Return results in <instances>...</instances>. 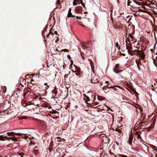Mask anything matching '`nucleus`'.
I'll use <instances>...</instances> for the list:
<instances>
[{"mask_svg": "<svg viewBox=\"0 0 157 157\" xmlns=\"http://www.w3.org/2000/svg\"><path fill=\"white\" fill-rule=\"evenodd\" d=\"M131 3V2L129 0H128L127 1V5L128 6H131L130 5V4Z\"/></svg>", "mask_w": 157, "mask_h": 157, "instance_id": "22", "label": "nucleus"}, {"mask_svg": "<svg viewBox=\"0 0 157 157\" xmlns=\"http://www.w3.org/2000/svg\"><path fill=\"white\" fill-rule=\"evenodd\" d=\"M120 65L117 63L116 65L114 68H113V71L116 74L120 73L122 71H119L118 70L119 68Z\"/></svg>", "mask_w": 157, "mask_h": 157, "instance_id": "3", "label": "nucleus"}, {"mask_svg": "<svg viewBox=\"0 0 157 157\" xmlns=\"http://www.w3.org/2000/svg\"><path fill=\"white\" fill-rule=\"evenodd\" d=\"M155 150L157 152V148L156 147H155Z\"/></svg>", "mask_w": 157, "mask_h": 157, "instance_id": "55", "label": "nucleus"}, {"mask_svg": "<svg viewBox=\"0 0 157 157\" xmlns=\"http://www.w3.org/2000/svg\"><path fill=\"white\" fill-rule=\"evenodd\" d=\"M20 139V137H19V138H17V139Z\"/></svg>", "mask_w": 157, "mask_h": 157, "instance_id": "62", "label": "nucleus"}, {"mask_svg": "<svg viewBox=\"0 0 157 157\" xmlns=\"http://www.w3.org/2000/svg\"><path fill=\"white\" fill-rule=\"evenodd\" d=\"M133 135L132 134H130L129 135L128 140L127 141L128 143L131 146L133 145L132 142L133 140Z\"/></svg>", "mask_w": 157, "mask_h": 157, "instance_id": "1", "label": "nucleus"}, {"mask_svg": "<svg viewBox=\"0 0 157 157\" xmlns=\"http://www.w3.org/2000/svg\"><path fill=\"white\" fill-rule=\"evenodd\" d=\"M126 49L128 50V54H130L132 56L134 55V53H132V52L133 50H132V48L131 47H127Z\"/></svg>", "mask_w": 157, "mask_h": 157, "instance_id": "5", "label": "nucleus"}, {"mask_svg": "<svg viewBox=\"0 0 157 157\" xmlns=\"http://www.w3.org/2000/svg\"><path fill=\"white\" fill-rule=\"evenodd\" d=\"M137 55L139 56L142 60H144L145 59V55L142 51H139Z\"/></svg>", "mask_w": 157, "mask_h": 157, "instance_id": "4", "label": "nucleus"}, {"mask_svg": "<svg viewBox=\"0 0 157 157\" xmlns=\"http://www.w3.org/2000/svg\"><path fill=\"white\" fill-rule=\"evenodd\" d=\"M54 33H55V34H57V31H55L54 32Z\"/></svg>", "mask_w": 157, "mask_h": 157, "instance_id": "49", "label": "nucleus"}, {"mask_svg": "<svg viewBox=\"0 0 157 157\" xmlns=\"http://www.w3.org/2000/svg\"><path fill=\"white\" fill-rule=\"evenodd\" d=\"M76 18L77 19H80L81 18V17H79L78 16H77L76 17Z\"/></svg>", "mask_w": 157, "mask_h": 157, "instance_id": "42", "label": "nucleus"}, {"mask_svg": "<svg viewBox=\"0 0 157 157\" xmlns=\"http://www.w3.org/2000/svg\"><path fill=\"white\" fill-rule=\"evenodd\" d=\"M86 99L87 100V101H89L90 100L88 96L86 97Z\"/></svg>", "mask_w": 157, "mask_h": 157, "instance_id": "31", "label": "nucleus"}, {"mask_svg": "<svg viewBox=\"0 0 157 157\" xmlns=\"http://www.w3.org/2000/svg\"><path fill=\"white\" fill-rule=\"evenodd\" d=\"M74 66L75 67L76 69V72H77L80 73V69L79 68H78L77 66H76L75 65H74Z\"/></svg>", "mask_w": 157, "mask_h": 157, "instance_id": "13", "label": "nucleus"}, {"mask_svg": "<svg viewBox=\"0 0 157 157\" xmlns=\"http://www.w3.org/2000/svg\"><path fill=\"white\" fill-rule=\"evenodd\" d=\"M75 1H76L77 2H80V0H74Z\"/></svg>", "mask_w": 157, "mask_h": 157, "instance_id": "43", "label": "nucleus"}, {"mask_svg": "<svg viewBox=\"0 0 157 157\" xmlns=\"http://www.w3.org/2000/svg\"><path fill=\"white\" fill-rule=\"evenodd\" d=\"M136 62L139 70L140 71L141 70V67L140 66H143V63L141 62L140 60V59H136Z\"/></svg>", "mask_w": 157, "mask_h": 157, "instance_id": "2", "label": "nucleus"}, {"mask_svg": "<svg viewBox=\"0 0 157 157\" xmlns=\"http://www.w3.org/2000/svg\"><path fill=\"white\" fill-rule=\"evenodd\" d=\"M52 150L51 149H50L49 148V151H51V150Z\"/></svg>", "mask_w": 157, "mask_h": 157, "instance_id": "59", "label": "nucleus"}, {"mask_svg": "<svg viewBox=\"0 0 157 157\" xmlns=\"http://www.w3.org/2000/svg\"><path fill=\"white\" fill-rule=\"evenodd\" d=\"M19 154L20 155H24V154L23 153H19Z\"/></svg>", "mask_w": 157, "mask_h": 157, "instance_id": "48", "label": "nucleus"}, {"mask_svg": "<svg viewBox=\"0 0 157 157\" xmlns=\"http://www.w3.org/2000/svg\"><path fill=\"white\" fill-rule=\"evenodd\" d=\"M49 33H51V34H52V35L53 34V32H52V30H50V32Z\"/></svg>", "mask_w": 157, "mask_h": 157, "instance_id": "40", "label": "nucleus"}, {"mask_svg": "<svg viewBox=\"0 0 157 157\" xmlns=\"http://www.w3.org/2000/svg\"><path fill=\"white\" fill-rule=\"evenodd\" d=\"M31 90V89L29 88L28 89H25L24 91L25 92V93L23 94V96L24 98H25V96L27 95H28L29 94V93Z\"/></svg>", "mask_w": 157, "mask_h": 157, "instance_id": "7", "label": "nucleus"}, {"mask_svg": "<svg viewBox=\"0 0 157 157\" xmlns=\"http://www.w3.org/2000/svg\"><path fill=\"white\" fill-rule=\"evenodd\" d=\"M7 139H10L11 140H12V137H8V138H6Z\"/></svg>", "mask_w": 157, "mask_h": 157, "instance_id": "37", "label": "nucleus"}, {"mask_svg": "<svg viewBox=\"0 0 157 157\" xmlns=\"http://www.w3.org/2000/svg\"><path fill=\"white\" fill-rule=\"evenodd\" d=\"M44 85H47L49 87V86L47 85V83H44Z\"/></svg>", "mask_w": 157, "mask_h": 157, "instance_id": "45", "label": "nucleus"}, {"mask_svg": "<svg viewBox=\"0 0 157 157\" xmlns=\"http://www.w3.org/2000/svg\"><path fill=\"white\" fill-rule=\"evenodd\" d=\"M81 56H82V57L83 58H84V57H83V56H82V55H81Z\"/></svg>", "mask_w": 157, "mask_h": 157, "instance_id": "60", "label": "nucleus"}, {"mask_svg": "<svg viewBox=\"0 0 157 157\" xmlns=\"http://www.w3.org/2000/svg\"><path fill=\"white\" fill-rule=\"evenodd\" d=\"M82 47L84 49H87L89 48L87 46L84 45H83Z\"/></svg>", "mask_w": 157, "mask_h": 157, "instance_id": "26", "label": "nucleus"}, {"mask_svg": "<svg viewBox=\"0 0 157 157\" xmlns=\"http://www.w3.org/2000/svg\"><path fill=\"white\" fill-rule=\"evenodd\" d=\"M83 96H84V97H87L86 96V95L85 94H83Z\"/></svg>", "mask_w": 157, "mask_h": 157, "instance_id": "54", "label": "nucleus"}, {"mask_svg": "<svg viewBox=\"0 0 157 157\" xmlns=\"http://www.w3.org/2000/svg\"><path fill=\"white\" fill-rule=\"evenodd\" d=\"M140 50H136L134 51H133L132 52V53H134V55H138L139 51Z\"/></svg>", "mask_w": 157, "mask_h": 157, "instance_id": "11", "label": "nucleus"}, {"mask_svg": "<svg viewBox=\"0 0 157 157\" xmlns=\"http://www.w3.org/2000/svg\"><path fill=\"white\" fill-rule=\"evenodd\" d=\"M71 64H70V66L71 67V66H72V64H73V60H71Z\"/></svg>", "mask_w": 157, "mask_h": 157, "instance_id": "30", "label": "nucleus"}, {"mask_svg": "<svg viewBox=\"0 0 157 157\" xmlns=\"http://www.w3.org/2000/svg\"><path fill=\"white\" fill-rule=\"evenodd\" d=\"M50 35V33H49L47 35V36L48 37V36Z\"/></svg>", "mask_w": 157, "mask_h": 157, "instance_id": "52", "label": "nucleus"}, {"mask_svg": "<svg viewBox=\"0 0 157 157\" xmlns=\"http://www.w3.org/2000/svg\"><path fill=\"white\" fill-rule=\"evenodd\" d=\"M27 103H26V105H24V107H26V106L27 105Z\"/></svg>", "mask_w": 157, "mask_h": 157, "instance_id": "56", "label": "nucleus"}, {"mask_svg": "<svg viewBox=\"0 0 157 157\" xmlns=\"http://www.w3.org/2000/svg\"><path fill=\"white\" fill-rule=\"evenodd\" d=\"M46 31V30L45 29L44 30V32H43L42 33V35H43L44 37V33L45 31Z\"/></svg>", "mask_w": 157, "mask_h": 157, "instance_id": "39", "label": "nucleus"}, {"mask_svg": "<svg viewBox=\"0 0 157 157\" xmlns=\"http://www.w3.org/2000/svg\"><path fill=\"white\" fill-rule=\"evenodd\" d=\"M75 9L78 13H80L82 10V8L81 6H78L76 7Z\"/></svg>", "mask_w": 157, "mask_h": 157, "instance_id": "8", "label": "nucleus"}, {"mask_svg": "<svg viewBox=\"0 0 157 157\" xmlns=\"http://www.w3.org/2000/svg\"><path fill=\"white\" fill-rule=\"evenodd\" d=\"M107 85L104 86L102 87V89L103 90H106V88H107Z\"/></svg>", "mask_w": 157, "mask_h": 157, "instance_id": "24", "label": "nucleus"}, {"mask_svg": "<svg viewBox=\"0 0 157 157\" xmlns=\"http://www.w3.org/2000/svg\"><path fill=\"white\" fill-rule=\"evenodd\" d=\"M67 75H64V78L65 79H66V78H67Z\"/></svg>", "mask_w": 157, "mask_h": 157, "instance_id": "33", "label": "nucleus"}, {"mask_svg": "<svg viewBox=\"0 0 157 157\" xmlns=\"http://www.w3.org/2000/svg\"><path fill=\"white\" fill-rule=\"evenodd\" d=\"M156 26H155L154 28V31H156L157 30V29H156Z\"/></svg>", "mask_w": 157, "mask_h": 157, "instance_id": "35", "label": "nucleus"}, {"mask_svg": "<svg viewBox=\"0 0 157 157\" xmlns=\"http://www.w3.org/2000/svg\"><path fill=\"white\" fill-rule=\"evenodd\" d=\"M137 136H137L138 138H141L140 136L139 135H138Z\"/></svg>", "mask_w": 157, "mask_h": 157, "instance_id": "47", "label": "nucleus"}, {"mask_svg": "<svg viewBox=\"0 0 157 157\" xmlns=\"http://www.w3.org/2000/svg\"><path fill=\"white\" fill-rule=\"evenodd\" d=\"M30 75H31V74H27V75H26L25 76V77H27V76H30Z\"/></svg>", "mask_w": 157, "mask_h": 157, "instance_id": "36", "label": "nucleus"}, {"mask_svg": "<svg viewBox=\"0 0 157 157\" xmlns=\"http://www.w3.org/2000/svg\"><path fill=\"white\" fill-rule=\"evenodd\" d=\"M27 117H26V116H23V117H20L19 118V119H27Z\"/></svg>", "mask_w": 157, "mask_h": 157, "instance_id": "21", "label": "nucleus"}, {"mask_svg": "<svg viewBox=\"0 0 157 157\" xmlns=\"http://www.w3.org/2000/svg\"><path fill=\"white\" fill-rule=\"evenodd\" d=\"M110 110L111 111H112V109H110Z\"/></svg>", "mask_w": 157, "mask_h": 157, "instance_id": "61", "label": "nucleus"}, {"mask_svg": "<svg viewBox=\"0 0 157 157\" xmlns=\"http://www.w3.org/2000/svg\"><path fill=\"white\" fill-rule=\"evenodd\" d=\"M57 90L55 89H54L52 90V93L54 94L55 96L57 94Z\"/></svg>", "mask_w": 157, "mask_h": 157, "instance_id": "12", "label": "nucleus"}, {"mask_svg": "<svg viewBox=\"0 0 157 157\" xmlns=\"http://www.w3.org/2000/svg\"><path fill=\"white\" fill-rule=\"evenodd\" d=\"M8 137L7 136H4L3 135H0V140L4 141L5 139H6Z\"/></svg>", "mask_w": 157, "mask_h": 157, "instance_id": "10", "label": "nucleus"}, {"mask_svg": "<svg viewBox=\"0 0 157 157\" xmlns=\"http://www.w3.org/2000/svg\"><path fill=\"white\" fill-rule=\"evenodd\" d=\"M67 56L68 58L69 59H71V56H70V55H68Z\"/></svg>", "mask_w": 157, "mask_h": 157, "instance_id": "34", "label": "nucleus"}, {"mask_svg": "<svg viewBox=\"0 0 157 157\" xmlns=\"http://www.w3.org/2000/svg\"><path fill=\"white\" fill-rule=\"evenodd\" d=\"M116 131H118L119 132L121 133L122 132V131L120 130V129H118L117 128H116L115 129Z\"/></svg>", "mask_w": 157, "mask_h": 157, "instance_id": "20", "label": "nucleus"}, {"mask_svg": "<svg viewBox=\"0 0 157 157\" xmlns=\"http://www.w3.org/2000/svg\"><path fill=\"white\" fill-rule=\"evenodd\" d=\"M80 2H79V3H80L81 4H82V3H83L82 0H80Z\"/></svg>", "mask_w": 157, "mask_h": 157, "instance_id": "44", "label": "nucleus"}, {"mask_svg": "<svg viewBox=\"0 0 157 157\" xmlns=\"http://www.w3.org/2000/svg\"><path fill=\"white\" fill-rule=\"evenodd\" d=\"M61 157H64V155H63Z\"/></svg>", "mask_w": 157, "mask_h": 157, "instance_id": "63", "label": "nucleus"}, {"mask_svg": "<svg viewBox=\"0 0 157 157\" xmlns=\"http://www.w3.org/2000/svg\"><path fill=\"white\" fill-rule=\"evenodd\" d=\"M12 140L13 141H16V140H17V138H16L15 137V136H14L13 137H12Z\"/></svg>", "mask_w": 157, "mask_h": 157, "instance_id": "19", "label": "nucleus"}, {"mask_svg": "<svg viewBox=\"0 0 157 157\" xmlns=\"http://www.w3.org/2000/svg\"><path fill=\"white\" fill-rule=\"evenodd\" d=\"M69 52V50L67 49H63L62 50L60 51L61 52Z\"/></svg>", "mask_w": 157, "mask_h": 157, "instance_id": "17", "label": "nucleus"}, {"mask_svg": "<svg viewBox=\"0 0 157 157\" xmlns=\"http://www.w3.org/2000/svg\"><path fill=\"white\" fill-rule=\"evenodd\" d=\"M71 9L70 8L69 9V10L68 11V14L67 15V17H75V16L73 15H72V13L71 12Z\"/></svg>", "mask_w": 157, "mask_h": 157, "instance_id": "9", "label": "nucleus"}, {"mask_svg": "<svg viewBox=\"0 0 157 157\" xmlns=\"http://www.w3.org/2000/svg\"><path fill=\"white\" fill-rule=\"evenodd\" d=\"M98 99L99 101H102L104 100L103 98V97H102L101 96H98Z\"/></svg>", "mask_w": 157, "mask_h": 157, "instance_id": "14", "label": "nucleus"}, {"mask_svg": "<svg viewBox=\"0 0 157 157\" xmlns=\"http://www.w3.org/2000/svg\"><path fill=\"white\" fill-rule=\"evenodd\" d=\"M109 82L108 81H106L105 82L106 83H108Z\"/></svg>", "mask_w": 157, "mask_h": 157, "instance_id": "57", "label": "nucleus"}, {"mask_svg": "<svg viewBox=\"0 0 157 157\" xmlns=\"http://www.w3.org/2000/svg\"><path fill=\"white\" fill-rule=\"evenodd\" d=\"M115 86H109L108 85H107V88H112L114 89V90L116 91V88L115 87Z\"/></svg>", "mask_w": 157, "mask_h": 157, "instance_id": "16", "label": "nucleus"}, {"mask_svg": "<svg viewBox=\"0 0 157 157\" xmlns=\"http://www.w3.org/2000/svg\"><path fill=\"white\" fill-rule=\"evenodd\" d=\"M140 124H141V126L143 127L144 126V122H140Z\"/></svg>", "mask_w": 157, "mask_h": 157, "instance_id": "27", "label": "nucleus"}, {"mask_svg": "<svg viewBox=\"0 0 157 157\" xmlns=\"http://www.w3.org/2000/svg\"><path fill=\"white\" fill-rule=\"evenodd\" d=\"M7 135L9 136H14V135H16L19 136H21V135H23L22 134L20 133H16L14 132H8L7 133Z\"/></svg>", "mask_w": 157, "mask_h": 157, "instance_id": "6", "label": "nucleus"}, {"mask_svg": "<svg viewBox=\"0 0 157 157\" xmlns=\"http://www.w3.org/2000/svg\"><path fill=\"white\" fill-rule=\"evenodd\" d=\"M156 60H155V59H154V60H153V61H154V63H157V56L156 57Z\"/></svg>", "mask_w": 157, "mask_h": 157, "instance_id": "28", "label": "nucleus"}, {"mask_svg": "<svg viewBox=\"0 0 157 157\" xmlns=\"http://www.w3.org/2000/svg\"><path fill=\"white\" fill-rule=\"evenodd\" d=\"M99 104L98 103H93L92 104H93V106H94V107H96L97 106V105H98V104Z\"/></svg>", "mask_w": 157, "mask_h": 157, "instance_id": "18", "label": "nucleus"}, {"mask_svg": "<svg viewBox=\"0 0 157 157\" xmlns=\"http://www.w3.org/2000/svg\"><path fill=\"white\" fill-rule=\"evenodd\" d=\"M155 157H157V155H155Z\"/></svg>", "mask_w": 157, "mask_h": 157, "instance_id": "64", "label": "nucleus"}, {"mask_svg": "<svg viewBox=\"0 0 157 157\" xmlns=\"http://www.w3.org/2000/svg\"><path fill=\"white\" fill-rule=\"evenodd\" d=\"M91 82L92 83H96V82H95V81H94V80L93 81V80H91Z\"/></svg>", "mask_w": 157, "mask_h": 157, "instance_id": "38", "label": "nucleus"}, {"mask_svg": "<svg viewBox=\"0 0 157 157\" xmlns=\"http://www.w3.org/2000/svg\"><path fill=\"white\" fill-rule=\"evenodd\" d=\"M115 46L117 47L118 48V49L119 50H120V46L119 45V44H118V42H116V43H115Z\"/></svg>", "mask_w": 157, "mask_h": 157, "instance_id": "15", "label": "nucleus"}, {"mask_svg": "<svg viewBox=\"0 0 157 157\" xmlns=\"http://www.w3.org/2000/svg\"><path fill=\"white\" fill-rule=\"evenodd\" d=\"M135 139H134V141H133V144H134V142H135Z\"/></svg>", "mask_w": 157, "mask_h": 157, "instance_id": "58", "label": "nucleus"}, {"mask_svg": "<svg viewBox=\"0 0 157 157\" xmlns=\"http://www.w3.org/2000/svg\"><path fill=\"white\" fill-rule=\"evenodd\" d=\"M129 37H130L132 40H133V38H134V36L132 35L131 34H129L128 35Z\"/></svg>", "mask_w": 157, "mask_h": 157, "instance_id": "23", "label": "nucleus"}, {"mask_svg": "<svg viewBox=\"0 0 157 157\" xmlns=\"http://www.w3.org/2000/svg\"><path fill=\"white\" fill-rule=\"evenodd\" d=\"M34 152L36 154H38V151L37 150H34Z\"/></svg>", "mask_w": 157, "mask_h": 157, "instance_id": "29", "label": "nucleus"}, {"mask_svg": "<svg viewBox=\"0 0 157 157\" xmlns=\"http://www.w3.org/2000/svg\"><path fill=\"white\" fill-rule=\"evenodd\" d=\"M72 72H73V73H76V71H74L73 70H72Z\"/></svg>", "mask_w": 157, "mask_h": 157, "instance_id": "50", "label": "nucleus"}, {"mask_svg": "<svg viewBox=\"0 0 157 157\" xmlns=\"http://www.w3.org/2000/svg\"><path fill=\"white\" fill-rule=\"evenodd\" d=\"M79 73H78H78H76V75L77 76H78V75H79Z\"/></svg>", "mask_w": 157, "mask_h": 157, "instance_id": "46", "label": "nucleus"}, {"mask_svg": "<svg viewBox=\"0 0 157 157\" xmlns=\"http://www.w3.org/2000/svg\"><path fill=\"white\" fill-rule=\"evenodd\" d=\"M22 137H23V138H24L26 139L28 138V137L27 136H23Z\"/></svg>", "mask_w": 157, "mask_h": 157, "instance_id": "41", "label": "nucleus"}, {"mask_svg": "<svg viewBox=\"0 0 157 157\" xmlns=\"http://www.w3.org/2000/svg\"><path fill=\"white\" fill-rule=\"evenodd\" d=\"M77 2H76V1H75V0H74L73 2V4L74 5H76L77 4Z\"/></svg>", "mask_w": 157, "mask_h": 157, "instance_id": "25", "label": "nucleus"}, {"mask_svg": "<svg viewBox=\"0 0 157 157\" xmlns=\"http://www.w3.org/2000/svg\"><path fill=\"white\" fill-rule=\"evenodd\" d=\"M30 102V104L29 103H27V105H30L31 104V102Z\"/></svg>", "mask_w": 157, "mask_h": 157, "instance_id": "51", "label": "nucleus"}, {"mask_svg": "<svg viewBox=\"0 0 157 157\" xmlns=\"http://www.w3.org/2000/svg\"><path fill=\"white\" fill-rule=\"evenodd\" d=\"M81 5H82V6L84 8H85V5L83 3H82V4H81Z\"/></svg>", "mask_w": 157, "mask_h": 157, "instance_id": "32", "label": "nucleus"}, {"mask_svg": "<svg viewBox=\"0 0 157 157\" xmlns=\"http://www.w3.org/2000/svg\"><path fill=\"white\" fill-rule=\"evenodd\" d=\"M123 157H128L127 156L125 155H123Z\"/></svg>", "mask_w": 157, "mask_h": 157, "instance_id": "53", "label": "nucleus"}]
</instances>
